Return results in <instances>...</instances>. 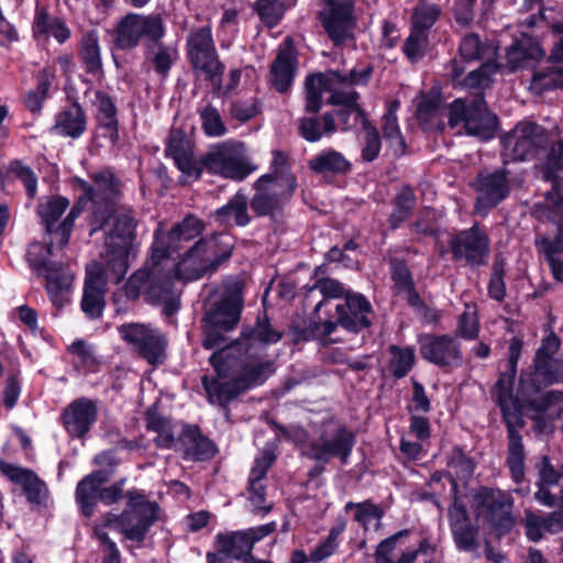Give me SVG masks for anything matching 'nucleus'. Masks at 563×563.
Returning <instances> with one entry per match:
<instances>
[{"label": "nucleus", "mask_w": 563, "mask_h": 563, "mask_svg": "<svg viewBox=\"0 0 563 563\" xmlns=\"http://www.w3.org/2000/svg\"><path fill=\"white\" fill-rule=\"evenodd\" d=\"M232 250L233 238L230 234L200 239L173 265V277L185 282L198 279L227 261Z\"/></svg>", "instance_id": "7"}, {"label": "nucleus", "mask_w": 563, "mask_h": 563, "mask_svg": "<svg viewBox=\"0 0 563 563\" xmlns=\"http://www.w3.org/2000/svg\"><path fill=\"white\" fill-rule=\"evenodd\" d=\"M110 478V472L95 471L85 476L76 487V501L86 517H91L99 500L101 485Z\"/></svg>", "instance_id": "31"}, {"label": "nucleus", "mask_w": 563, "mask_h": 563, "mask_svg": "<svg viewBox=\"0 0 563 563\" xmlns=\"http://www.w3.org/2000/svg\"><path fill=\"white\" fill-rule=\"evenodd\" d=\"M285 9L279 0H257V13L268 27L277 25Z\"/></svg>", "instance_id": "53"}, {"label": "nucleus", "mask_w": 563, "mask_h": 563, "mask_svg": "<svg viewBox=\"0 0 563 563\" xmlns=\"http://www.w3.org/2000/svg\"><path fill=\"white\" fill-rule=\"evenodd\" d=\"M473 498L478 519L488 522L499 533L511 528L512 498L508 493L498 488L481 487Z\"/></svg>", "instance_id": "11"}, {"label": "nucleus", "mask_w": 563, "mask_h": 563, "mask_svg": "<svg viewBox=\"0 0 563 563\" xmlns=\"http://www.w3.org/2000/svg\"><path fill=\"white\" fill-rule=\"evenodd\" d=\"M475 188L478 194L476 211L482 214H485L509 194L508 180L504 170L481 173L475 181Z\"/></svg>", "instance_id": "25"}, {"label": "nucleus", "mask_w": 563, "mask_h": 563, "mask_svg": "<svg viewBox=\"0 0 563 563\" xmlns=\"http://www.w3.org/2000/svg\"><path fill=\"white\" fill-rule=\"evenodd\" d=\"M560 347L556 335L550 334L538 349L534 360L532 384L538 389L540 385H551L563 379V358H554Z\"/></svg>", "instance_id": "23"}, {"label": "nucleus", "mask_w": 563, "mask_h": 563, "mask_svg": "<svg viewBox=\"0 0 563 563\" xmlns=\"http://www.w3.org/2000/svg\"><path fill=\"white\" fill-rule=\"evenodd\" d=\"M428 45L429 34L427 32L411 30L402 51L411 63H417L424 57Z\"/></svg>", "instance_id": "48"}, {"label": "nucleus", "mask_w": 563, "mask_h": 563, "mask_svg": "<svg viewBox=\"0 0 563 563\" xmlns=\"http://www.w3.org/2000/svg\"><path fill=\"white\" fill-rule=\"evenodd\" d=\"M430 400L427 397L422 385L415 382L412 386V400L409 406L410 412L412 415H416V412L426 413L430 410Z\"/></svg>", "instance_id": "63"}, {"label": "nucleus", "mask_w": 563, "mask_h": 563, "mask_svg": "<svg viewBox=\"0 0 563 563\" xmlns=\"http://www.w3.org/2000/svg\"><path fill=\"white\" fill-rule=\"evenodd\" d=\"M33 33L36 37L52 36L60 44L70 36V31L66 24L58 19L51 18L44 10H40L35 14Z\"/></svg>", "instance_id": "38"}, {"label": "nucleus", "mask_w": 563, "mask_h": 563, "mask_svg": "<svg viewBox=\"0 0 563 563\" xmlns=\"http://www.w3.org/2000/svg\"><path fill=\"white\" fill-rule=\"evenodd\" d=\"M98 408L95 401L79 398L71 401L63 412V423L66 431L76 438L85 437L95 424Z\"/></svg>", "instance_id": "28"}, {"label": "nucleus", "mask_w": 563, "mask_h": 563, "mask_svg": "<svg viewBox=\"0 0 563 563\" xmlns=\"http://www.w3.org/2000/svg\"><path fill=\"white\" fill-rule=\"evenodd\" d=\"M95 104L98 110V118L102 124L111 126L115 123V107L112 100L104 93H96Z\"/></svg>", "instance_id": "58"}, {"label": "nucleus", "mask_w": 563, "mask_h": 563, "mask_svg": "<svg viewBox=\"0 0 563 563\" xmlns=\"http://www.w3.org/2000/svg\"><path fill=\"white\" fill-rule=\"evenodd\" d=\"M71 354L73 363L77 368L86 372H97L99 368V358L95 353L92 345L87 344L85 341L77 340L68 347Z\"/></svg>", "instance_id": "45"}, {"label": "nucleus", "mask_w": 563, "mask_h": 563, "mask_svg": "<svg viewBox=\"0 0 563 563\" xmlns=\"http://www.w3.org/2000/svg\"><path fill=\"white\" fill-rule=\"evenodd\" d=\"M451 249L456 258H464L472 265L484 263L489 252L488 238L478 228H472L451 240Z\"/></svg>", "instance_id": "27"}, {"label": "nucleus", "mask_w": 563, "mask_h": 563, "mask_svg": "<svg viewBox=\"0 0 563 563\" xmlns=\"http://www.w3.org/2000/svg\"><path fill=\"white\" fill-rule=\"evenodd\" d=\"M553 31L558 40L547 60L548 66L536 70L530 82L529 89L536 95L563 86V21L553 24Z\"/></svg>", "instance_id": "22"}, {"label": "nucleus", "mask_w": 563, "mask_h": 563, "mask_svg": "<svg viewBox=\"0 0 563 563\" xmlns=\"http://www.w3.org/2000/svg\"><path fill=\"white\" fill-rule=\"evenodd\" d=\"M296 187L297 181L291 173L276 177L261 176L254 184L256 192L251 200V208L258 216L272 214L291 198Z\"/></svg>", "instance_id": "10"}, {"label": "nucleus", "mask_w": 563, "mask_h": 563, "mask_svg": "<svg viewBox=\"0 0 563 563\" xmlns=\"http://www.w3.org/2000/svg\"><path fill=\"white\" fill-rule=\"evenodd\" d=\"M275 527V523L271 522L244 531L219 533L216 537L218 553L245 562L252 560L250 553L254 543L272 533Z\"/></svg>", "instance_id": "18"}, {"label": "nucleus", "mask_w": 563, "mask_h": 563, "mask_svg": "<svg viewBox=\"0 0 563 563\" xmlns=\"http://www.w3.org/2000/svg\"><path fill=\"white\" fill-rule=\"evenodd\" d=\"M53 130L64 136L79 137L86 130V118L81 107L73 103L56 115Z\"/></svg>", "instance_id": "35"}, {"label": "nucleus", "mask_w": 563, "mask_h": 563, "mask_svg": "<svg viewBox=\"0 0 563 563\" xmlns=\"http://www.w3.org/2000/svg\"><path fill=\"white\" fill-rule=\"evenodd\" d=\"M542 131L534 123L518 124L504 140V156L510 161H523L541 144Z\"/></svg>", "instance_id": "24"}, {"label": "nucleus", "mask_w": 563, "mask_h": 563, "mask_svg": "<svg viewBox=\"0 0 563 563\" xmlns=\"http://www.w3.org/2000/svg\"><path fill=\"white\" fill-rule=\"evenodd\" d=\"M415 196L410 188H402L395 199L394 211L390 214V225L397 228L410 213Z\"/></svg>", "instance_id": "49"}, {"label": "nucleus", "mask_w": 563, "mask_h": 563, "mask_svg": "<svg viewBox=\"0 0 563 563\" xmlns=\"http://www.w3.org/2000/svg\"><path fill=\"white\" fill-rule=\"evenodd\" d=\"M457 332L465 339H474L478 333V322L475 306L466 305L465 311L461 314Z\"/></svg>", "instance_id": "55"}, {"label": "nucleus", "mask_w": 563, "mask_h": 563, "mask_svg": "<svg viewBox=\"0 0 563 563\" xmlns=\"http://www.w3.org/2000/svg\"><path fill=\"white\" fill-rule=\"evenodd\" d=\"M274 461L275 455L273 452L269 450H264L254 461L249 482L261 483Z\"/></svg>", "instance_id": "60"}, {"label": "nucleus", "mask_w": 563, "mask_h": 563, "mask_svg": "<svg viewBox=\"0 0 563 563\" xmlns=\"http://www.w3.org/2000/svg\"><path fill=\"white\" fill-rule=\"evenodd\" d=\"M464 123L468 135L481 140H489L494 136L497 128V118L489 112L483 99L474 101L465 107L460 99L455 100L450 107L449 123L452 128Z\"/></svg>", "instance_id": "12"}, {"label": "nucleus", "mask_w": 563, "mask_h": 563, "mask_svg": "<svg viewBox=\"0 0 563 563\" xmlns=\"http://www.w3.org/2000/svg\"><path fill=\"white\" fill-rule=\"evenodd\" d=\"M439 108V99L434 96H423L417 104V114L422 122H427L435 115Z\"/></svg>", "instance_id": "64"}, {"label": "nucleus", "mask_w": 563, "mask_h": 563, "mask_svg": "<svg viewBox=\"0 0 563 563\" xmlns=\"http://www.w3.org/2000/svg\"><path fill=\"white\" fill-rule=\"evenodd\" d=\"M68 206L69 201L66 198L56 196L45 198L37 207V214L45 224L46 231L54 235L58 250L67 245L74 222L81 212L79 205L74 206L67 217L55 228L57 220Z\"/></svg>", "instance_id": "15"}, {"label": "nucleus", "mask_w": 563, "mask_h": 563, "mask_svg": "<svg viewBox=\"0 0 563 563\" xmlns=\"http://www.w3.org/2000/svg\"><path fill=\"white\" fill-rule=\"evenodd\" d=\"M526 534L531 541H539L545 532L558 533L563 531V510L547 516H539L531 511L525 517Z\"/></svg>", "instance_id": "34"}, {"label": "nucleus", "mask_w": 563, "mask_h": 563, "mask_svg": "<svg viewBox=\"0 0 563 563\" xmlns=\"http://www.w3.org/2000/svg\"><path fill=\"white\" fill-rule=\"evenodd\" d=\"M457 549L472 551L477 547V528L474 525L452 531Z\"/></svg>", "instance_id": "59"}, {"label": "nucleus", "mask_w": 563, "mask_h": 563, "mask_svg": "<svg viewBox=\"0 0 563 563\" xmlns=\"http://www.w3.org/2000/svg\"><path fill=\"white\" fill-rule=\"evenodd\" d=\"M309 167L316 173L342 174L350 169L351 164L340 152L325 150L309 161Z\"/></svg>", "instance_id": "40"}, {"label": "nucleus", "mask_w": 563, "mask_h": 563, "mask_svg": "<svg viewBox=\"0 0 563 563\" xmlns=\"http://www.w3.org/2000/svg\"><path fill=\"white\" fill-rule=\"evenodd\" d=\"M178 58V52L172 46H158L153 53V64L155 70L161 75H166L172 65Z\"/></svg>", "instance_id": "56"}, {"label": "nucleus", "mask_w": 563, "mask_h": 563, "mask_svg": "<svg viewBox=\"0 0 563 563\" xmlns=\"http://www.w3.org/2000/svg\"><path fill=\"white\" fill-rule=\"evenodd\" d=\"M203 223L196 217H187L165 236H157L151 255L152 265L135 272L128 280L125 295L130 299L144 296L145 300L164 307L167 314L179 308L178 295L173 287V273H165L168 258L198 238Z\"/></svg>", "instance_id": "2"}, {"label": "nucleus", "mask_w": 563, "mask_h": 563, "mask_svg": "<svg viewBox=\"0 0 563 563\" xmlns=\"http://www.w3.org/2000/svg\"><path fill=\"white\" fill-rule=\"evenodd\" d=\"M300 134L308 142H317L324 135L336 131L334 115L325 113L321 120L316 118H303L300 121Z\"/></svg>", "instance_id": "42"}, {"label": "nucleus", "mask_w": 563, "mask_h": 563, "mask_svg": "<svg viewBox=\"0 0 563 563\" xmlns=\"http://www.w3.org/2000/svg\"><path fill=\"white\" fill-rule=\"evenodd\" d=\"M295 62L291 40L286 37L271 69L273 84L279 92L290 87L295 74Z\"/></svg>", "instance_id": "32"}, {"label": "nucleus", "mask_w": 563, "mask_h": 563, "mask_svg": "<svg viewBox=\"0 0 563 563\" xmlns=\"http://www.w3.org/2000/svg\"><path fill=\"white\" fill-rule=\"evenodd\" d=\"M115 33V42L120 48H132L143 37L151 42L161 40L165 27L159 15L130 13L120 21Z\"/></svg>", "instance_id": "14"}, {"label": "nucleus", "mask_w": 563, "mask_h": 563, "mask_svg": "<svg viewBox=\"0 0 563 563\" xmlns=\"http://www.w3.org/2000/svg\"><path fill=\"white\" fill-rule=\"evenodd\" d=\"M354 444L353 434L344 427L330 424L318 441L311 443L307 454L320 462L339 456L345 463Z\"/></svg>", "instance_id": "19"}, {"label": "nucleus", "mask_w": 563, "mask_h": 563, "mask_svg": "<svg viewBox=\"0 0 563 563\" xmlns=\"http://www.w3.org/2000/svg\"><path fill=\"white\" fill-rule=\"evenodd\" d=\"M126 498V507L120 516L109 512L96 526H101L103 531L107 528L119 531L126 539L141 542L158 519L159 507L137 489L129 490Z\"/></svg>", "instance_id": "8"}, {"label": "nucleus", "mask_w": 563, "mask_h": 563, "mask_svg": "<svg viewBox=\"0 0 563 563\" xmlns=\"http://www.w3.org/2000/svg\"><path fill=\"white\" fill-rule=\"evenodd\" d=\"M120 223L124 225L123 232L119 233L117 228L114 233L106 238L102 263L93 262L87 266L81 308L92 319L100 317L102 312L106 284L120 283L128 272L130 260L135 256L129 214L120 218L118 225Z\"/></svg>", "instance_id": "4"}, {"label": "nucleus", "mask_w": 563, "mask_h": 563, "mask_svg": "<svg viewBox=\"0 0 563 563\" xmlns=\"http://www.w3.org/2000/svg\"><path fill=\"white\" fill-rule=\"evenodd\" d=\"M242 306V295L236 290L224 296L205 318L202 345L216 349L210 363L217 376L202 378L211 404L225 406L274 372L273 363L263 360V352L266 345L277 343L282 333L265 317L258 318L254 327L244 328L241 338L227 345L225 334L238 324Z\"/></svg>", "instance_id": "1"}, {"label": "nucleus", "mask_w": 563, "mask_h": 563, "mask_svg": "<svg viewBox=\"0 0 563 563\" xmlns=\"http://www.w3.org/2000/svg\"><path fill=\"white\" fill-rule=\"evenodd\" d=\"M353 0H327V5L320 14L323 26L335 45L353 37Z\"/></svg>", "instance_id": "21"}, {"label": "nucleus", "mask_w": 563, "mask_h": 563, "mask_svg": "<svg viewBox=\"0 0 563 563\" xmlns=\"http://www.w3.org/2000/svg\"><path fill=\"white\" fill-rule=\"evenodd\" d=\"M122 340L136 350L150 363L161 362L166 340L155 328L143 323H126L119 328Z\"/></svg>", "instance_id": "17"}, {"label": "nucleus", "mask_w": 563, "mask_h": 563, "mask_svg": "<svg viewBox=\"0 0 563 563\" xmlns=\"http://www.w3.org/2000/svg\"><path fill=\"white\" fill-rule=\"evenodd\" d=\"M547 257L554 277L563 280V218L559 223V231L553 241L544 240Z\"/></svg>", "instance_id": "46"}, {"label": "nucleus", "mask_w": 563, "mask_h": 563, "mask_svg": "<svg viewBox=\"0 0 563 563\" xmlns=\"http://www.w3.org/2000/svg\"><path fill=\"white\" fill-rule=\"evenodd\" d=\"M399 109V102L394 100L388 103L387 112L384 115L383 132L384 137L396 152H402L405 141L398 125L396 112Z\"/></svg>", "instance_id": "43"}, {"label": "nucleus", "mask_w": 563, "mask_h": 563, "mask_svg": "<svg viewBox=\"0 0 563 563\" xmlns=\"http://www.w3.org/2000/svg\"><path fill=\"white\" fill-rule=\"evenodd\" d=\"M539 481L537 485L553 486L556 485L562 476V473L554 468L550 463L548 456H542L539 466Z\"/></svg>", "instance_id": "62"}, {"label": "nucleus", "mask_w": 563, "mask_h": 563, "mask_svg": "<svg viewBox=\"0 0 563 563\" xmlns=\"http://www.w3.org/2000/svg\"><path fill=\"white\" fill-rule=\"evenodd\" d=\"M420 353L424 360L439 366L456 368L463 363L459 340L452 335L426 334L420 338Z\"/></svg>", "instance_id": "20"}, {"label": "nucleus", "mask_w": 563, "mask_h": 563, "mask_svg": "<svg viewBox=\"0 0 563 563\" xmlns=\"http://www.w3.org/2000/svg\"><path fill=\"white\" fill-rule=\"evenodd\" d=\"M460 55L465 60H477L487 58L490 60L496 55V48L493 44L483 43L475 34L463 37L460 44ZM497 70V64L487 62L478 69L471 71L464 79L467 88H484L489 85L490 76Z\"/></svg>", "instance_id": "16"}, {"label": "nucleus", "mask_w": 563, "mask_h": 563, "mask_svg": "<svg viewBox=\"0 0 563 563\" xmlns=\"http://www.w3.org/2000/svg\"><path fill=\"white\" fill-rule=\"evenodd\" d=\"M407 534V530L399 531L382 541L376 551V563H413L416 561H421V563H438L435 562V547L427 539L420 541L418 549L408 550L404 552L397 561H394L393 553L396 542Z\"/></svg>", "instance_id": "26"}, {"label": "nucleus", "mask_w": 563, "mask_h": 563, "mask_svg": "<svg viewBox=\"0 0 563 563\" xmlns=\"http://www.w3.org/2000/svg\"><path fill=\"white\" fill-rule=\"evenodd\" d=\"M441 14L438 4L420 1L411 14V30L427 32L434 25Z\"/></svg>", "instance_id": "44"}, {"label": "nucleus", "mask_w": 563, "mask_h": 563, "mask_svg": "<svg viewBox=\"0 0 563 563\" xmlns=\"http://www.w3.org/2000/svg\"><path fill=\"white\" fill-rule=\"evenodd\" d=\"M345 508L346 510L355 509L354 519L364 527L373 521H378L383 516L382 509L369 501L347 503Z\"/></svg>", "instance_id": "52"}, {"label": "nucleus", "mask_w": 563, "mask_h": 563, "mask_svg": "<svg viewBox=\"0 0 563 563\" xmlns=\"http://www.w3.org/2000/svg\"><path fill=\"white\" fill-rule=\"evenodd\" d=\"M54 242L56 240L53 236L49 245L40 242L30 244L26 258L31 268L44 276L53 305L63 307L70 300L74 274L69 268L52 260L57 256L53 249Z\"/></svg>", "instance_id": "9"}, {"label": "nucleus", "mask_w": 563, "mask_h": 563, "mask_svg": "<svg viewBox=\"0 0 563 563\" xmlns=\"http://www.w3.org/2000/svg\"><path fill=\"white\" fill-rule=\"evenodd\" d=\"M508 439L507 464L514 481L520 483L525 477V450L522 439L514 428H509Z\"/></svg>", "instance_id": "41"}, {"label": "nucleus", "mask_w": 563, "mask_h": 563, "mask_svg": "<svg viewBox=\"0 0 563 563\" xmlns=\"http://www.w3.org/2000/svg\"><path fill=\"white\" fill-rule=\"evenodd\" d=\"M544 56V51L532 37L522 35L507 51V59L511 70L530 67Z\"/></svg>", "instance_id": "33"}, {"label": "nucleus", "mask_w": 563, "mask_h": 563, "mask_svg": "<svg viewBox=\"0 0 563 563\" xmlns=\"http://www.w3.org/2000/svg\"><path fill=\"white\" fill-rule=\"evenodd\" d=\"M214 220L222 225H246L250 222L246 195L238 191L225 206L216 211Z\"/></svg>", "instance_id": "36"}, {"label": "nucleus", "mask_w": 563, "mask_h": 563, "mask_svg": "<svg viewBox=\"0 0 563 563\" xmlns=\"http://www.w3.org/2000/svg\"><path fill=\"white\" fill-rule=\"evenodd\" d=\"M393 280L397 289L407 295L409 302L411 305H417L419 298L412 290L411 277L405 266L396 265L393 267Z\"/></svg>", "instance_id": "54"}, {"label": "nucleus", "mask_w": 563, "mask_h": 563, "mask_svg": "<svg viewBox=\"0 0 563 563\" xmlns=\"http://www.w3.org/2000/svg\"><path fill=\"white\" fill-rule=\"evenodd\" d=\"M449 521L451 531L473 525L465 506L457 498L454 499L449 509Z\"/></svg>", "instance_id": "61"}, {"label": "nucleus", "mask_w": 563, "mask_h": 563, "mask_svg": "<svg viewBox=\"0 0 563 563\" xmlns=\"http://www.w3.org/2000/svg\"><path fill=\"white\" fill-rule=\"evenodd\" d=\"M365 130V143L362 148V158L365 162L374 161L380 152V139L377 130L367 123Z\"/></svg>", "instance_id": "57"}, {"label": "nucleus", "mask_w": 563, "mask_h": 563, "mask_svg": "<svg viewBox=\"0 0 563 563\" xmlns=\"http://www.w3.org/2000/svg\"><path fill=\"white\" fill-rule=\"evenodd\" d=\"M371 77L368 67L362 70H350L349 75H341L335 70L311 75L306 79V109L317 112L322 104V96L329 93L328 102L341 106L335 112L336 130H350L366 126L368 121L358 107L357 93L351 89L355 85H364Z\"/></svg>", "instance_id": "5"}, {"label": "nucleus", "mask_w": 563, "mask_h": 563, "mask_svg": "<svg viewBox=\"0 0 563 563\" xmlns=\"http://www.w3.org/2000/svg\"><path fill=\"white\" fill-rule=\"evenodd\" d=\"M341 528H332L327 538L317 544L310 554L307 555L302 550H296L292 552L290 563H319L333 555L339 548V536Z\"/></svg>", "instance_id": "37"}, {"label": "nucleus", "mask_w": 563, "mask_h": 563, "mask_svg": "<svg viewBox=\"0 0 563 563\" xmlns=\"http://www.w3.org/2000/svg\"><path fill=\"white\" fill-rule=\"evenodd\" d=\"M187 51L195 71L214 84H220L224 66L217 56L210 27H200L187 40Z\"/></svg>", "instance_id": "13"}, {"label": "nucleus", "mask_w": 563, "mask_h": 563, "mask_svg": "<svg viewBox=\"0 0 563 563\" xmlns=\"http://www.w3.org/2000/svg\"><path fill=\"white\" fill-rule=\"evenodd\" d=\"M345 305L335 307L339 323L349 331L357 332L369 325L371 303L361 294H345Z\"/></svg>", "instance_id": "29"}, {"label": "nucleus", "mask_w": 563, "mask_h": 563, "mask_svg": "<svg viewBox=\"0 0 563 563\" xmlns=\"http://www.w3.org/2000/svg\"><path fill=\"white\" fill-rule=\"evenodd\" d=\"M92 185H88L86 181H80L81 189L84 191L80 197L78 205L85 201L91 203L93 222L98 223V229H106L108 238L110 234L119 229V233L124 230L123 223L118 225L120 218L129 214L132 223V240L134 239L135 222L132 212L126 209H118L115 207L117 198L119 195V183L114 175L110 170H102L92 177ZM97 228L93 229V231Z\"/></svg>", "instance_id": "6"}, {"label": "nucleus", "mask_w": 563, "mask_h": 563, "mask_svg": "<svg viewBox=\"0 0 563 563\" xmlns=\"http://www.w3.org/2000/svg\"><path fill=\"white\" fill-rule=\"evenodd\" d=\"M390 365L397 377H404L413 366L415 352L411 347L399 349L390 346Z\"/></svg>", "instance_id": "50"}, {"label": "nucleus", "mask_w": 563, "mask_h": 563, "mask_svg": "<svg viewBox=\"0 0 563 563\" xmlns=\"http://www.w3.org/2000/svg\"><path fill=\"white\" fill-rule=\"evenodd\" d=\"M522 350V342L518 338H514L509 345V365L511 369V376L506 377L501 376L496 385L497 394H498V402L505 412L508 408L509 404L512 400L511 395V380L516 374L517 363L519 361L520 354Z\"/></svg>", "instance_id": "39"}, {"label": "nucleus", "mask_w": 563, "mask_h": 563, "mask_svg": "<svg viewBox=\"0 0 563 563\" xmlns=\"http://www.w3.org/2000/svg\"><path fill=\"white\" fill-rule=\"evenodd\" d=\"M202 128L205 133L211 137H218L225 134L227 129L219 111L212 106H206L200 111Z\"/></svg>", "instance_id": "51"}, {"label": "nucleus", "mask_w": 563, "mask_h": 563, "mask_svg": "<svg viewBox=\"0 0 563 563\" xmlns=\"http://www.w3.org/2000/svg\"><path fill=\"white\" fill-rule=\"evenodd\" d=\"M80 55L90 73H98L101 68V56L98 35L95 31L86 33L80 43Z\"/></svg>", "instance_id": "47"}, {"label": "nucleus", "mask_w": 563, "mask_h": 563, "mask_svg": "<svg viewBox=\"0 0 563 563\" xmlns=\"http://www.w3.org/2000/svg\"><path fill=\"white\" fill-rule=\"evenodd\" d=\"M0 471L23 488L29 501L42 504L45 500L47 488L33 472L5 462H0Z\"/></svg>", "instance_id": "30"}, {"label": "nucleus", "mask_w": 563, "mask_h": 563, "mask_svg": "<svg viewBox=\"0 0 563 563\" xmlns=\"http://www.w3.org/2000/svg\"><path fill=\"white\" fill-rule=\"evenodd\" d=\"M166 153L188 180L200 177L202 168L213 175L241 181L257 169L242 142L228 140L212 145L201 161L194 152L186 136L177 131L170 134Z\"/></svg>", "instance_id": "3"}]
</instances>
